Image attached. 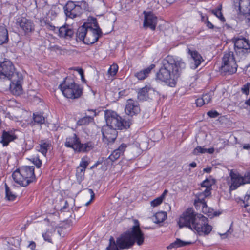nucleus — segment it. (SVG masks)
<instances>
[{
	"instance_id": "nucleus-23",
	"label": "nucleus",
	"mask_w": 250,
	"mask_h": 250,
	"mask_svg": "<svg viewBox=\"0 0 250 250\" xmlns=\"http://www.w3.org/2000/svg\"><path fill=\"white\" fill-rule=\"evenodd\" d=\"M128 146L125 143H122L119 147L114 150L111 154L109 156L108 159L112 162L117 160L121 155H123L126 148Z\"/></svg>"
},
{
	"instance_id": "nucleus-31",
	"label": "nucleus",
	"mask_w": 250,
	"mask_h": 250,
	"mask_svg": "<svg viewBox=\"0 0 250 250\" xmlns=\"http://www.w3.org/2000/svg\"><path fill=\"white\" fill-rule=\"evenodd\" d=\"M8 40V31L5 25H0V45L6 42Z\"/></svg>"
},
{
	"instance_id": "nucleus-29",
	"label": "nucleus",
	"mask_w": 250,
	"mask_h": 250,
	"mask_svg": "<svg viewBox=\"0 0 250 250\" xmlns=\"http://www.w3.org/2000/svg\"><path fill=\"white\" fill-rule=\"evenodd\" d=\"M205 197L203 194V192L201 193L197 199H196L194 201V205L195 207L197 206L198 204H200L202 206V211L204 213H207V210L208 209V207L206 204V202L205 200Z\"/></svg>"
},
{
	"instance_id": "nucleus-2",
	"label": "nucleus",
	"mask_w": 250,
	"mask_h": 250,
	"mask_svg": "<svg viewBox=\"0 0 250 250\" xmlns=\"http://www.w3.org/2000/svg\"><path fill=\"white\" fill-rule=\"evenodd\" d=\"M162 66L156 74V79L166 83L170 87H175L178 78L186 68V63L182 59L168 55L162 62Z\"/></svg>"
},
{
	"instance_id": "nucleus-46",
	"label": "nucleus",
	"mask_w": 250,
	"mask_h": 250,
	"mask_svg": "<svg viewBox=\"0 0 250 250\" xmlns=\"http://www.w3.org/2000/svg\"><path fill=\"white\" fill-rule=\"evenodd\" d=\"M163 200L159 197L151 202V205L152 207H155L160 205L163 202Z\"/></svg>"
},
{
	"instance_id": "nucleus-48",
	"label": "nucleus",
	"mask_w": 250,
	"mask_h": 250,
	"mask_svg": "<svg viewBox=\"0 0 250 250\" xmlns=\"http://www.w3.org/2000/svg\"><path fill=\"white\" fill-rule=\"evenodd\" d=\"M202 99L205 104H208L211 100V95L210 93H206L202 96Z\"/></svg>"
},
{
	"instance_id": "nucleus-9",
	"label": "nucleus",
	"mask_w": 250,
	"mask_h": 250,
	"mask_svg": "<svg viewBox=\"0 0 250 250\" xmlns=\"http://www.w3.org/2000/svg\"><path fill=\"white\" fill-rule=\"evenodd\" d=\"M233 6L238 13L248 14L246 22L250 26V0H233Z\"/></svg>"
},
{
	"instance_id": "nucleus-25",
	"label": "nucleus",
	"mask_w": 250,
	"mask_h": 250,
	"mask_svg": "<svg viewBox=\"0 0 250 250\" xmlns=\"http://www.w3.org/2000/svg\"><path fill=\"white\" fill-rule=\"evenodd\" d=\"M155 67V65L154 64H151L146 68L136 73L135 76L140 80H144L148 76L151 71Z\"/></svg>"
},
{
	"instance_id": "nucleus-57",
	"label": "nucleus",
	"mask_w": 250,
	"mask_h": 250,
	"mask_svg": "<svg viewBox=\"0 0 250 250\" xmlns=\"http://www.w3.org/2000/svg\"><path fill=\"white\" fill-rule=\"evenodd\" d=\"M204 100H203L202 98H198L196 100V104L197 106L201 107L203 106L205 103L204 102Z\"/></svg>"
},
{
	"instance_id": "nucleus-61",
	"label": "nucleus",
	"mask_w": 250,
	"mask_h": 250,
	"mask_svg": "<svg viewBox=\"0 0 250 250\" xmlns=\"http://www.w3.org/2000/svg\"><path fill=\"white\" fill-rule=\"evenodd\" d=\"M28 247L30 248L32 250H34L36 247V244L34 242L32 241L29 244Z\"/></svg>"
},
{
	"instance_id": "nucleus-33",
	"label": "nucleus",
	"mask_w": 250,
	"mask_h": 250,
	"mask_svg": "<svg viewBox=\"0 0 250 250\" xmlns=\"http://www.w3.org/2000/svg\"><path fill=\"white\" fill-rule=\"evenodd\" d=\"M191 244L192 243L191 242L184 241L180 239L177 238L174 242L171 243L167 247V249H171L172 248H177Z\"/></svg>"
},
{
	"instance_id": "nucleus-15",
	"label": "nucleus",
	"mask_w": 250,
	"mask_h": 250,
	"mask_svg": "<svg viewBox=\"0 0 250 250\" xmlns=\"http://www.w3.org/2000/svg\"><path fill=\"white\" fill-rule=\"evenodd\" d=\"M103 140L108 144L113 143L116 139L118 132L117 129L109 127L108 125H104L102 128Z\"/></svg>"
},
{
	"instance_id": "nucleus-16",
	"label": "nucleus",
	"mask_w": 250,
	"mask_h": 250,
	"mask_svg": "<svg viewBox=\"0 0 250 250\" xmlns=\"http://www.w3.org/2000/svg\"><path fill=\"white\" fill-rule=\"evenodd\" d=\"M63 9L67 17L73 19L81 15V8L77 6L76 2L71 1H68Z\"/></svg>"
},
{
	"instance_id": "nucleus-19",
	"label": "nucleus",
	"mask_w": 250,
	"mask_h": 250,
	"mask_svg": "<svg viewBox=\"0 0 250 250\" xmlns=\"http://www.w3.org/2000/svg\"><path fill=\"white\" fill-rule=\"evenodd\" d=\"M157 18L151 12L146 13L143 26L144 28H149L152 30H155L157 23Z\"/></svg>"
},
{
	"instance_id": "nucleus-11",
	"label": "nucleus",
	"mask_w": 250,
	"mask_h": 250,
	"mask_svg": "<svg viewBox=\"0 0 250 250\" xmlns=\"http://www.w3.org/2000/svg\"><path fill=\"white\" fill-rule=\"evenodd\" d=\"M194 226L193 230L197 232L199 235H208L212 229V227L208 224V219L202 214H199V219Z\"/></svg>"
},
{
	"instance_id": "nucleus-14",
	"label": "nucleus",
	"mask_w": 250,
	"mask_h": 250,
	"mask_svg": "<svg viewBox=\"0 0 250 250\" xmlns=\"http://www.w3.org/2000/svg\"><path fill=\"white\" fill-rule=\"evenodd\" d=\"M16 23L23 31L25 35H30L35 31V24L33 21L25 17L18 18Z\"/></svg>"
},
{
	"instance_id": "nucleus-24",
	"label": "nucleus",
	"mask_w": 250,
	"mask_h": 250,
	"mask_svg": "<svg viewBox=\"0 0 250 250\" xmlns=\"http://www.w3.org/2000/svg\"><path fill=\"white\" fill-rule=\"evenodd\" d=\"M214 184L213 179H206L201 184L202 188H205V189L203 191V194L205 197H208L211 194V186Z\"/></svg>"
},
{
	"instance_id": "nucleus-64",
	"label": "nucleus",
	"mask_w": 250,
	"mask_h": 250,
	"mask_svg": "<svg viewBox=\"0 0 250 250\" xmlns=\"http://www.w3.org/2000/svg\"><path fill=\"white\" fill-rule=\"evenodd\" d=\"M244 149L250 150V145L248 144H244L243 146Z\"/></svg>"
},
{
	"instance_id": "nucleus-3",
	"label": "nucleus",
	"mask_w": 250,
	"mask_h": 250,
	"mask_svg": "<svg viewBox=\"0 0 250 250\" xmlns=\"http://www.w3.org/2000/svg\"><path fill=\"white\" fill-rule=\"evenodd\" d=\"M34 166H23L12 174L14 181L20 186L26 187L35 180Z\"/></svg>"
},
{
	"instance_id": "nucleus-7",
	"label": "nucleus",
	"mask_w": 250,
	"mask_h": 250,
	"mask_svg": "<svg viewBox=\"0 0 250 250\" xmlns=\"http://www.w3.org/2000/svg\"><path fill=\"white\" fill-rule=\"evenodd\" d=\"M232 42L234 43V48L237 60L240 61L246 58L250 53V42L248 39L241 37L233 38Z\"/></svg>"
},
{
	"instance_id": "nucleus-42",
	"label": "nucleus",
	"mask_w": 250,
	"mask_h": 250,
	"mask_svg": "<svg viewBox=\"0 0 250 250\" xmlns=\"http://www.w3.org/2000/svg\"><path fill=\"white\" fill-rule=\"evenodd\" d=\"M93 120V118L90 116H85L80 119L77 121V125H88Z\"/></svg>"
},
{
	"instance_id": "nucleus-62",
	"label": "nucleus",
	"mask_w": 250,
	"mask_h": 250,
	"mask_svg": "<svg viewBox=\"0 0 250 250\" xmlns=\"http://www.w3.org/2000/svg\"><path fill=\"white\" fill-rule=\"evenodd\" d=\"M79 74L81 75V77L83 78L84 77V73L83 69L82 68H78L77 69Z\"/></svg>"
},
{
	"instance_id": "nucleus-40",
	"label": "nucleus",
	"mask_w": 250,
	"mask_h": 250,
	"mask_svg": "<svg viewBox=\"0 0 250 250\" xmlns=\"http://www.w3.org/2000/svg\"><path fill=\"white\" fill-rule=\"evenodd\" d=\"M59 12V8L56 6H53L50 10L46 13V16L48 18L53 20L55 18Z\"/></svg>"
},
{
	"instance_id": "nucleus-32",
	"label": "nucleus",
	"mask_w": 250,
	"mask_h": 250,
	"mask_svg": "<svg viewBox=\"0 0 250 250\" xmlns=\"http://www.w3.org/2000/svg\"><path fill=\"white\" fill-rule=\"evenodd\" d=\"M88 29V27H85L83 25L77 30L76 37L80 41H83V43H84L85 42Z\"/></svg>"
},
{
	"instance_id": "nucleus-52",
	"label": "nucleus",
	"mask_w": 250,
	"mask_h": 250,
	"mask_svg": "<svg viewBox=\"0 0 250 250\" xmlns=\"http://www.w3.org/2000/svg\"><path fill=\"white\" fill-rule=\"evenodd\" d=\"M212 212V210L209 208H208V210H207V213L206 214H207L208 216L210 217L217 216L220 214V213H218L216 211H214L213 213Z\"/></svg>"
},
{
	"instance_id": "nucleus-1",
	"label": "nucleus",
	"mask_w": 250,
	"mask_h": 250,
	"mask_svg": "<svg viewBox=\"0 0 250 250\" xmlns=\"http://www.w3.org/2000/svg\"><path fill=\"white\" fill-rule=\"evenodd\" d=\"M134 225L127 231L122 233L115 241L111 236L107 250H120L128 249L135 244L142 246L145 240V235L140 228V223L137 219L133 220Z\"/></svg>"
},
{
	"instance_id": "nucleus-27",
	"label": "nucleus",
	"mask_w": 250,
	"mask_h": 250,
	"mask_svg": "<svg viewBox=\"0 0 250 250\" xmlns=\"http://www.w3.org/2000/svg\"><path fill=\"white\" fill-rule=\"evenodd\" d=\"M73 34V30L69 28L68 25L62 26L59 29V35L60 37L71 38Z\"/></svg>"
},
{
	"instance_id": "nucleus-17",
	"label": "nucleus",
	"mask_w": 250,
	"mask_h": 250,
	"mask_svg": "<svg viewBox=\"0 0 250 250\" xmlns=\"http://www.w3.org/2000/svg\"><path fill=\"white\" fill-rule=\"evenodd\" d=\"M125 111L126 115L133 117L139 114L141 109L137 101L132 99H129L126 101Z\"/></svg>"
},
{
	"instance_id": "nucleus-35",
	"label": "nucleus",
	"mask_w": 250,
	"mask_h": 250,
	"mask_svg": "<svg viewBox=\"0 0 250 250\" xmlns=\"http://www.w3.org/2000/svg\"><path fill=\"white\" fill-rule=\"evenodd\" d=\"M167 218V213L164 211L157 212L155 214L154 218V222L159 224L164 222Z\"/></svg>"
},
{
	"instance_id": "nucleus-50",
	"label": "nucleus",
	"mask_w": 250,
	"mask_h": 250,
	"mask_svg": "<svg viewBox=\"0 0 250 250\" xmlns=\"http://www.w3.org/2000/svg\"><path fill=\"white\" fill-rule=\"evenodd\" d=\"M48 49L51 51H55V52H57V51L62 50L61 47H60L59 46L57 45L52 44L51 43H50V44L48 46Z\"/></svg>"
},
{
	"instance_id": "nucleus-56",
	"label": "nucleus",
	"mask_w": 250,
	"mask_h": 250,
	"mask_svg": "<svg viewBox=\"0 0 250 250\" xmlns=\"http://www.w3.org/2000/svg\"><path fill=\"white\" fill-rule=\"evenodd\" d=\"M250 198V194H246L244 197L243 200V203L244 204V207L245 208H247L249 205L248 203V201L249 200Z\"/></svg>"
},
{
	"instance_id": "nucleus-13",
	"label": "nucleus",
	"mask_w": 250,
	"mask_h": 250,
	"mask_svg": "<svg viewBox=\"0 0 250 250\" xmlns=\"http://www.w3.org/2000/svg\"><path fill=\"white\" fill-rule=\"evenodd\" d=\"M9 80L11 81L10 89L11 92L15 95H19L22 92V83L23 76L21 73H17L13 75Z\"/></svg>"
},
{
	"instance_id": "nucleus-53",
	"label": "nucleus",
	"mask_w": 250,
	"mask_h": 250,
	"mask_svg": "<svg viewBox=\"0 0 250 250\" xmlns=\"http://www.w3.org/2000/svg\"><path fill=\"white\" fill-rule=\"evenodd\" d=\"M250 87V83H247L246 85H244L243 87L242 88V91L243 93L246 95L249 94V89Z\"/></svg>"
},
{
	"instance_id": "nucleus-10",
	"label": "nucleus",
	"mask_w": 250,
	"mask_h": 250,
	"mask_svg": "<svg viewBox=\"0 0 250 250\" xmlns=\"http://www.w3.org/2000/svg\"><path fill=\"white\" fill-rule=\"evenodd\" d=\"M20 73L15 71V69L12 62L9 60L0 62V79L9 80L13 75Z\"/></svg>"
},
{
	"instance_id": "nucleus-20",
	"label": "nucleus",
	"mask_w": 250,
	"mask_h": 250,
	"mask_svg": "<svg viewBox=\"0 0 250 250\" xmlns=\"http://www.w3.org/2000/svg\"><path fill=\"white\" fill-rule=\"evenodd\" d=\"M188 53L191 56L192 61L190 67L192 69H195L204 61V59L199 53L196 50H192L188 48Z\"/></svg>"
},
{
	"instance_id": "nucleus-30",
	"label": "nucleus",
	"mask_w": 250,
	"mask_h": 250,
	"mask_svg": "<svg viewBox=\"0 0 250 250\" xmlns=\"http://www.w3.org/2000/svg\"><path fill=\"white\" fill-rule=\"evenodd\" d=\"M51 146V144L44 140L40 141L39 146H37V150L40 152L43 155L46 156L48 150Z\"/></svg>"
},
{
	"instance_id": "nucleus-51",
	"label": "nucleus",
	"mask_w": 250,
	"mask_h": 250,
	"mask_svg": "<svg viewBox=\"0 0 250 250\" xmlns=\"http://www.w3.org/2000/svg\"><path fill=\"white\" fill-rule=\"evenodd\" d=\"M207 115L210 118H217L219 116V113L216 110H210L207 112Z\"/></svg>"
},
{
	"instance_id": "nucleus-38",
	"label": "nucleus",
	"mask_w": 250,
	"mask_h": 250,
	"mask_svg": "<svg viewBox=\"0 0 250 250\" xmlns=\"http://www.w3.org/2000/svg\"><path fill=\"white\" fill-rule=\"evenodd\" d=\"M214 151L213 148H209L208 149L202 148L201 146H197L193 151L194 155H198L199 153H208L212 154Z\"/></svg>"
},
{
	"instance_id": "nucleus-43",
	"label": "nucleus",
	"mask_w": 250,
	"mask_h": 250,
	"mask_svg": "<svg viewBox=\"0 0 250 250\" xmlns=\"http://www.w3.org/2000/svg\"><path fill=\"white\" fill-rule=\"evenodd\" d=\"M77 6H79V8H81V14L83 13V10H88V4L85 1H77L76 2Z\"/></svg>"
},
{
	"instance_id": "nucleus-41",
	"label": "nucleus",
	"mask_w": 250,
	"mask_h": 250,
	"mask_svg": "<svg viewBox=\"0 0 250 250\" xmlns=\"http://www.w3.org/2000/svg\"><path fill=\"white\" fill-rule=\"evenodd\" d=\"M85 170L81 169L80 167H77L76 176L77 182L80 184L84 178Z\"/></svg>"
},
{
	"instance_id": "nucleus-49",
	"label": "nucleus",
	"mask_w": 250,
	"mask_h": 250,
	"mask_svg": "<svg viewBox=\"0 0 250 250\" xmlns=\"http://www.w3.org/2000/svg\"><path fill=\"white\" fill-rule=\"evenodd\" d=\"M42 237L45 241L52 243L51 232L47 231L45 233L42 234Z\"/></svg>"
},
{
	"instance_id": "nucleus-12",
	"label": "nucleus",
	"mask_w": 250,
	"mask_h": 250,
	"mask_svg": "<svg viewBox=\"0 0 250 250\" xmlns=\"http://www.w3.org/2000/svg\"><path fill=\"white\" fill-rule=\"evenodd\" d=\"M230 176L231 180L230 188L231 190L236 189L241 185L250 183V171L246 172L244 177L231 171L230 173Z\"/></svg>"
},
{
	"instance_id": "nucleus-37",
	"label": "nucleus",
	"mask_w": 250,
	"mask_h": 250,
	"mask_svg": "<svg viewBox=\"0 0 250 250\" xmlns=\"http://www.w3.org/2000/svg\"><path fill=\"white\" fill-rule=\"evenodd\" d=\"M5 198L7 199L8 201H14L16 197H17V195L14 193L9 187L8 186L7 184H5Z\"/></svg>"
},
{
	"instance_id": "nucleus-44",
	"label": "nucleus",
	"mask_w": 250,
	"mask_h": 250,
	"mask_svg": "<svg viewBox=\"0 0 250 250\" xmlns=\"http://www.w3.org/2000/svg\"><path fill=\"white\" fill-rule=\"evenodd\" d=\"M33 120L38 124H42L45 121L44 118L42 115L36 114H33Z\"/></svg>"
},
{
	"instance_id": "nucleus-54",
	"label": "nucleus",
	"mask_w": 250,
	"mask_h": 250,
	"mask_svg": "<svg viewBox=\"0 0 250 250\" xmlns=\"http://www.w3.org/2000/svg\"><path fill=\"white\" fill-rule=\"evenodd\" d=\"M32 162L37 168H40L42 165V161L38 158H33Z\"/></svg>"
},
{
	"instance_id": "nucleus-47",
	"label": "nucleus",
	"mask_w": 250,
	"mask_h": 250,
	"mask_svg": "<svg viewBox=\"0 0 250 250\" xmlns=\"http://www.w3.org/2000/svg\"><path fill=\"white\" fill-rule=\"evenodd\" d=\"M89 162L85 160L84 158H82L80 165L77 167H80L81 169H84L85 170L86 167L88 166Z\"/></svg>"
},
{
	"instance_id": "nucleus-63",
	"label": "nucleus",
	"mask_w": 250,
	"mask_h": 250,
	"mask_svg": "<svg viewBox=\"0 0 250 250\" xmlns=\"http://www.w3.org/2000/svg\"><path fill=\"white\" fill-rule=\"evenodd\" d=\"M211 171V167H207L203 169V171L206 173H209Z\"/></svg>"
},
{
	"instance_id": "nucleus-55",
	"label": "nucleus",
	"mask_w": 250,
	"mask_h": 250,
	"mask_svg": "<svg viewBox=\"0 0 250 250\" xmlns=\"http://www.w3.org/2000/svg\"><path fill=\"white\" fill-rule=\"evenodd\" d=\"M88 191L90 194L91 199L85 204V206L89 205L95 198V193H94L93 190L92 189H88Z\"/></svg>"
},
{
	"instance_id": "nucleus-60",
	"label": "nucleus",
	"mask_w": 250,
	"mask_h": 250,
	"mask_svg": "<svg viewBox=\"0 0 250 250\" xmlns=\"http://www.w3.org/2000/svg\"><path fill=\"white\" fill-rule=\"evenodd\" d=\"M68 203L67 201H65L64 205L61 208V210L62 211H64L66 209L68 208Z\"/></svg>"
},
{
	"instance_id": "nucleus-22",
	"label": "nucleus",
	"mask_w": 250,
	"mask_h": 250,
	"mask_svg": "<svg viewBox=\"0 0 250 250\" xmlns=\"http://www.w3.org/2000/svg\"><path fill=\"white\" fill-rule=\"evenodd\" d=\"M80 141L79 137L76 133H72L66 137L64 146L67 148H71L75 151Z\"/></svg>"
},
{
	"instance_id": "nucleus-4",
	"label": "nucleus",
	"mask_w": 250,
	"mask_h": 250,
	"mask_svg": "<svg viewBox=\"0 0 250 250\" xmlns=\"http://www.w3.org/2000/svg\"><path fill=\"white\" fill-rule=\"evenodd\" d=\"M59 88L64 96L69 99H78L83 94V89L70 77H66L59 85Z\"/></svg>"
},
{
	"instance_id": "nucleus-5",
	"label": "nucleus",
	"mask_w": 250,
	"mask_h": 250,
	"mask_svg": "<svg viewBox=\"0 0 250 250\" xmlns=\"http://www.w3.org/2000/svg\"><path fill=\"white\" fill-rule=\"evenodd\" d=\"M106 125L115 129L122 130L129 128L132 124V120L130 119H123L116 112L106 110L104 113Z\"/></svg>"
},
{
	"instance_id": "nucleus-36",
	"label": "nucleus",
	"mask_w": 250,
	"mask_h": 250,
	"mask_svg": "<svg viewBox=\"0 0 250 250\" xmlns=\"http://www.w3.org/2000/svg\"><path fill=\"white\" fill-rule=\"evenodd\" d=\"M48 17L45 18H41L40 19V23L41 26L42 27L45 26L48 29L54 31L55 30V27L52 24L48 19Z\"/></svg>"
},
{
	"instance_id": "nucleus-28",
	"label": "nucleus",
	"mask_w": 250,
	"mask_h": 250,
	"mask_svg": "<svg viewBox=\"0 0 250 250\" xmlns=\"http://www.w3.org/2000/svg\"><path fill=\"white\" fill-rule=\"evenodd\" d=\"M93 148L92 143L90 142H87L86 143H81V141H80L77 147L76 148L75 152L81 153V152H87L91 150Z\"/></svg>"
},
{
	"instance_id": "nucleus-26",
	"label": "nucleus",
	"mask_w": 250,
	"mask_h": 250,
	"mask_svg": "<svg viewBox=\"0 0 250 250\" xmlns=\"http://www.w3.org/2000/svg\"><path fill=\"white\" fill-rule=\"evenodd\" d=\"M153 90L146 86L138 90L137 93V99L140 101H146L148 97V92Z\"/></svg>"
},
{
	"instance_id": "nucleus-45",
	"label": "nucleus",
	"mask_w": 250,
	"mask_h": 250,
	"mask_svg": "<svg viewBox=\"0 0 250 250\" xmlns=\"http://www.w3.org/2000/svg\"><path fill=\"white\" fill-rule=\"evenodd\" d=\"M118 70V66L117 64H113L110 66L108 69V72L109 74L112 76H114L116 75Z\"/></svg>"
},
{
	"instance_id": "nucleus-58",
	"label": "nucleus",
	"mask_w": 250,
	"mask_h": 250,
	"mask_svg": "<svg viewBox=\"0 0 250 250\" xmlns=\"http://www.w3.org/2000/svg\"><path fill=\"white\" fill-rule=\"evenodd\" d=\"M205 24L209 29L214 28V25L209 21L208 17H206V20L205 21Z\"/></svg>"
},
{
	"instance_id": "nucleus-59",
	"label": "nucleus",
	"mask_w": 250,
	"mask_h": 250,
	"mask_svg": "<svg viewBox=\"0 0 250 250\" xmlns=\"http://www.w3.org/2000/svg\"><path fill=\"white\" fill-rule=\"evenodd\" d=\"M232 231L233 230L231 229V228H230L228 230H227V231L226 233L223 234L219 233V234L220 235V236H223V238H225L228 236L229 233H231Z\"/></svg>"
},
{
	"instance_id": "nucleus-34",
	"label": "nucleus",
	"mask_w": 250,
	"mask_h": 250,
	"mask_svg": "<svg viewBox=\"0 0 250 250\" xmlns=\"http://www.w3.org/2000/svg\"><path fill=\"white\" fill-rule=\"evenodd\" d=\"M83 25L85 27H89L96 29H100L97 22V19L92 17H88L87 22L84 23Z\"/></svg>"
},
{
	"instance_id": "nucleus-18",
	"label": "nucleus",
	"mask_w": 250,
	"mask_h": 250,
	"mask_svg": "<svg viewBox=\"0 0 250 250\" xmlns=\"http://www.w3.org/2000/svg\"><path fill=\"white\" fill-rule=\"evenodd\" d=\"M102 34L101 29H96L89 27L84 43L87 45L93 44L98 41L99 38L102 36Z\"/></svg>"
},
{
	"instance_id": "nucleus-21",
	"label": "nucleus",
	"mask_w": 250,
	"mask_h": 250,
	"mask_svg": "<svg viewBox=\"0 0 250 250\" xmlns=\"http://www.w3.org/2000/svg\"><path fill=\"white\" fill-rule=\"evenodd\" d=\"M17 139V136L15 134V130H3L0 143L3 146H7L9 143Z\"/></svg>"
},
{
	"instance_id": "nucleus-6",
	"label": "nucleus",
	"mask_w": 250,
	"mask_h": 250,
	"mask_svg": "<svg viewBox=\"0 0 250 250\" xmlns=\"http://www.w3.org/2000/svg\"><path fill=\"white\" fill-rule=\"evenodd\" d=\"M236 59L237 58H235L233 52L231 51L224 52L222 65L219 68L221 73L229 74L235 73L238 67Z\"/></svg>"
},
{
	"instance_id": "nucleus-8",
	"label": "nucleus",
	"mask_w": 250,
	"mask_h": 250,
	"mask_svg": "<svg viewBox=\"0 0 250 250\" xmlns=\"http://www.w3.org/2000/svg\"><path fill=\"white\" fill-rule=\"evenodd\" d=\"M199 219V214L196 215L191 208H188L179 218L178 224L180 228L186 227L193 230Z\"/></svg>"
},
{
	"instance_id": "nucleus-39",
	"label": "nucleus",
	"mask_w": 250,
	"mask_h": 250,
	"mask_svg": "<svg viewBox=\"0 0 250 250\" xmlns=\"http://www.w3.org/2000/svg\"><path fill=\"white\" fill-rule=\"evenodd\" d=\"M222 5H220L217 8L212 9L210 11L212 14L215 15L222 22L226 21L225 18L223 16L221 12Z\"/></svg>"
}]
</instances>
